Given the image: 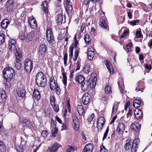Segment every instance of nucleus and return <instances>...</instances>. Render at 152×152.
I'll list each match as a JSON object with an SVG mask.
<instances>
[{"label":"nucleus","instance_id":"2","mask_svg":"<svg viewBox=\"0 0 152 152\" xmlns=\"http://www.w3.org/2000/svg\"><path fill=\"white\" fill-rule=\"evenodd\" d=\"M35 82L38 86L44 87L47 84V80L45 75L42 72H39L36 75Z\"/></svg>","mask_w":152,"mask_h":152},{"label":"nucleus","instance_id":"19","mask_svg":"<svg viewBox=\"0 0 152 152\" xmlns=\"http://www.w3.org/2000/svg\"><path fill=\"white\" fill-rule=\"evenodd\" d=\"M142 112L141 110H139L138 109H136L134 112V114L135 118L139 119L142 116Z\"/></svg>","mask_w":152,"mask_h":152},{"label":"nucleus","instance_id":"43","mask_svg":"<svg viewBox=\"0 0 152 152\" xmlns=\"http://www.w3.org/2000/svg\"><path fill=\"white\" fill-rule=\"evenodd\" d=\"M72 118L73 123L79 122L77 117L75 114H73L72 115Z\"/></svg>","mask_w":152,"mask_h":152},{"label":"nucleus","instance_id":"63","mask_svg":"<svg viewBox=\"0 0 152 152\" xmlns=\"http://www.w3.org/2000/svg\"><path fill=\"white\" fill-rule=\"evenodd\" d=\"M96 80V79L95 76H94V77H93L92 76H91V81L92 82V83L93 85H94V83H95H95H96L95 81Z\"/></svg>","mask_w":152,"mask_h":152},{"label":"nucleus","instance_id":"45","mask_svg":"<svg viewBox=\"0 0 152 152\" xmlns=\"http://www.w3.org/2000/svg\"><path fill=\"white\" fill-rule=\"evenodd\" d=\"M67 53H65L64 56V64L65 66H66L67 65Z\"/></svg>","mask_w":152,"mask_h":152},{"label":"nucleus","instance_id":"24","mask_svg":"<svg viewBox=\"0 0 152 152\" xmlns=\"http://www.w3.org/2000/svg\"><path fill=\"white\" fill-rule=\"evenodd\" d=\"M100 25L103 28L106 29L107 28V26L105 20L103 18H101L100 20Z\"/></svg>","mask_w":152,"mask_h":152},{"label":"nucleus","instance_id":"39","mask_svg":"<svg viewBox=\"0 0 152 152\" xmlns=\"http://www.w3.org/2000/svg\"><path fill=\"white\" fill-rule=\"evenodd\" d=\"M105 123V120L104 118L102 117H101L99 118L97 123L104 125Z\"/></svg>","mask_w":152,"mask_h":152},{"label":"nucleus","instance_id":"53","mask_svg":"<svg viewBox=\"0 0 152 152\" xmlns=\"http://www.w3.org/2000/svg\"><path fill=\"white\" fill-rule=\"evenodd\" d=\"M74 46H70L69 48V52L70 54L69 55L70 57H72L73 56V50Z\"/></svg>","mask_w":152,"mask_h":152},{"label":"nucleus","instance_id":"13","mask_svg":"<svg viewBox=\"0 0 152 152\" xmlns=\"http://www.w3.org/2000/svg\"><path fill=\"white\" fill-rule=\"evenodd\" d=\"M93 148V145L92 144H88L85 146L83 150V152H92Z\"/></svg>","mask_w":152,"mask_h":152},{"label":"nucleus","instance_id":"37","mask_svg":"<svg viewBox=\"0 0 152 152\" xmlns=\"http://www.w3.org/2000/svg\"><path fill=\"white\" fill-rule=\"evenodd\" d=\"M33 24H31V23L29 22V24L30 26L33 29L36 28L37 26V22L36 20H33Z\"/></svg>","mask_w":152,"mask_h":152},{"label":"nucleus","instance_id":"23","mask_svg":"<svg viewBox=\"0 0 152 152\" xmlns=\"http://www.w3.org/2000/svg\"><path fill=\"white\" fill-rule=\"evenodd\" d=\"M75 80L79 83H81L85 80V78L83 76L79 75L76 77Z\"/></svg>","mask_w":152,"mask_h":152},{"label":"nucleus","instance_id":"47","mask_svg":"<svg viewBox=\"0 0 152 152\" xmlns=\"http://www.w3.org/2000/svg\"><path fill=\"white\" fill-rule=\"evenodd\" d=\"M108 97V96L107 94H103L102 96L101 100H102L103 101L106 102L107 100Z\"/></svg>","mask_w":152,"mask_h":152},{"label":"nucleus","instance_id":"48","mask_svg":"<svg viewBox=\"0 0 152 152\" xmlns=\"http://www.w3.org/2000/svg\"><path fill=\"white\" fill-rule=\"evenodd\" d=\"M48 134V132L47 130H43L41 134L42 136L44 137H46Z\"/></svg>","mask_w":152,"mask_h":152},{"label":"nucleus","instance_id":"42","mask_svg":"<svg viewBox=\"0 0 152 152\" xmlns=\"http://www.w3.org/2000/svg\"><path fill=\"white\" fill-rule=\"evenodd\" d=\"M74 125L73 126L74 129L75 131H77L78 130L79 127V122L73 123Z\"/></svg>","mask_w":152,"mask_h":152},{"label":"nucleus","instance_id":"50","mask_svg":"<svg viewBox=\"0 0 152 152\" xmlns=\"http://www.w3.org/2000/svg\"><path fill=\"white\" fill-rule=\"evenodd\" d=\"M53 108V109L56 112H58L59 110V108L57 105L56 104H55L54 105H51Z\"/></svg>","mask_w":152,"mask_h":152},{"label":"nucleus","instance_id":"55","mask_svg":"<svg viewBox=\"0 0 152 152\" xmlns=\"http://www.w3.org/2000/svg\"><path fill=\"white\" fill-rule=\"evenodd\" d=\"M139 22V20H134L133 21H131L130 22V24L133 26H134L136 25V24L138 23Z\"/></svg>","mask_w":152,"mask_h":152},{"label":"nucleus","instance_id":"7","mask_svg":"<svg viewBox=\"0 0 152 152\" xmlns=\"http://www.w3.org/2000/svg\"><path fill=\"white\" fill-rule=\"evenodd\" d=\"M90 95L88 93L84 94L82 98V101L83 104L86 105L89 102Z\"/></svg>","mask_w":152,"mask_h":152},{"label":"nucleus","instance_id":"57","mask_svg":"<svg viewBox=\"0 0 152 152\" xmlns=\"http://www.w3.org/2000/svg\"><path fill=\"white\" fill-rule=\"evenodd\" d=\"M96 32V29L94 27H92L91 30L90 31V34L92 35H95Z\"/></svg>","mask_w":152,"mask_h":152},{"label":"nucleus","instance_id":"17","mask_svg":"<svg viewBox=\"0 0 152 152\" xmlns=\"http://www.w3.org/2000/svg\"><path fill=\"white\" fill-rule=\"evenodd\" d=\"M34 97L35 99L38 100L41 97V95L39 91L35 89L33 92Z\"/></svg>","mask_w":152,"mask_h":152},{"label":"nucleus","instance_id":"36","mask_svg":"<svg viewBox=\"0 0 152 152\" xmlns=\"http://www.w3.org/2000/svg\"><path fill=\"white\" fill-rule=\"evenodd\" d=\"M76 149V148L75 147L69 145L66 149V152H71Z\"/></svg>","mask_w":152,"mask_h":152},{"label":"nucleus","instance_id":"49","mask_svg":"<svg viewBox=\"0 0 152 152\" xmlns=\"http://www.w3.org/2000/svg\"><path fill=\"white\" fill-rule=\"evenodd\" d=\"M109 130V127L108 126L106 130V131H105L103 135V137L102 140H104L106 137L107 134L108 133V131Z\"/></svg>","mask_w":152,"mask_h":152},{"label":"nucleus","instance_id":"26","mask_svg":"<svg viewBox=\"0 0 152 152\" xmlns=\"http://www.w3.org/2000/svg\"><path fill=\"white\" fill-rule=\"evenodd\" d=\"M77 109L79 115H82L84 111L83 106L81 105H78L77 106Z\"/></svg>","mask_w":152,"mask_h":152},{"label":"nucleus","instance_id":"61","mask_svg":"<svg viewBox=\"0 0 152 152\" xmlns=\"http://www.w3.org/2000/svg\"><path fill=\"white\" fill-rule=\"evenodd\" d=\"M85 26L86 25L84 23H82V25L81 27L80 30V32L81 33L83 32V31L85 28Z\"/></svg>","mask_w":152,"mask_h":152},{"label":"nucleus","instance_id":"60","mask_svg":"<svg viewBox=\"0 0 152 152\" xmlns=\"http://www.w3.org/2000/svg\"><path fill=\"white\" fill-rule=\"evenodd\" d=\"M16 150L18 152H23L24 151L23 148L20 146H18L16 148Z\"/></svg>","mask_w":152,"mask_h":152},{"label":"nucleus","instance_id":"15","mask_svg":"<svg viewBox=\"0 0 152 152\" xmlns=\"http://www.w3.org/2000/svg\"><path fill=\"white\" fill-rule=\"evenodd\" d=\"M125 129L124 124L122 123H119L116 129V131H118L119 133H121Z\"/></svg>","mask_w":152,"mask_h":152},{"label":"nucleus","instance_id":"22","mask_svg":"<svg viewBox=\"0 0 152 152\" xmlns=\"http://www.w3.org/2000/svg\"><path fill=\"white\" fill-rule=\"evenodd\" d=\"M26 91L24 89H21L17 91L18 96L20 97H23L25 95Z\"/></svg>","mask_w":152,"mask_h":152},{"label":"nucleus","instance_id":"40","mask_svg":"<svg viewBox=\"0 0 152 152\" xmlns=\"http://www.w3.org/2000/svg\"><path fill=\"white\" fill-rule=\"evenodd\" d=\"M57 20L58 23L61 24L63 20V17L62 15L60 14L58 15L57 16Z\"/></svg>","mask_w":152,"mask_h":152},{"label":"nucleus","instance_id":"21","mask_svg":"<svg viewBox=\"0 0 152 152\" xmlns=\"http://www.w3.org/2000/svg\"><path fill=\"white\" fill-rule=\"evenodd\" d=\"M22 123L24 126L27 127L29 128L31 127L32 125L31 124L30 121L27 119H24L22 121Z\"/></svg>","mask_w":152,"mask_h":152},{"label":"nucleus","instance_id":"34","mask_svg":"<svg viewBox=\"0 0 152 152\" xmlns=\"http://www.w3.org/2000/svg\"><path fill=\"white\" fill-rule=\"evenodd\" d=\"M84 39L86 43L87 44H89L91 42V38L89 35L86 34L84 37Z\"/></svg>","mask_w":152,"mask_h":152},{"label":"nucleus","instance_id":"52","mask_svg":"<svg viewBox=\"0 0 152 152\" xmlns=\"http://www.w3.org/2000/svg\"><path fill=\"white\" fill-rule=\"evenodd\" d=\"M97 127L98 131L99 132H101L102 129V128L103 127L104 125L98 123H97Z\"/></svg>","mask_w":152,"mask_h":152},{"label":"nucleus","instance_id":"41","mask_svg":"<svg viewBox=\"0 0 152 152\" xmlns=\"http://www.w3.org/2000/svg\"><path fill=\"white\" fill-rule=\"evenodd\" d=\"M5 41V36L2 33L0 34V45L2 44Z\"/></svg>","mask_w":152,"mask_h":152},{"label":"nucleus","instance_id":"16","mask_svg":"<svg viewBox=\"0 0 152 152\" xmlns=\"http://www.w3.org/2000/svg\"><path fill=\"white\" fill-rule=\"evenodd\" d=\"M4 90H0V102H4L6 99V95Z\"/></svg>","mask_w":152,"mask_h":152},{"label":"nucleus","instance_id":"20","mask_svg":"<svg viewBox=\"0 0 152 152\" xmlns=\"http://www.w3.org/2000/svg\"><path fill=\"white\" fill-rule=\"evenodd\" d=\"M9 24V20L7 19H5L3 20L1 22V26L3 28H5L7 27Z\"/></svg>","mask_w":152,"mask_h":152},{"label":"nucleus","instance_id":"3","mask_svg":"<svg viewBox=\"0 0 152 152\" xmlns=\"http://www.w3.org/2000/svg\"><path fill=\"white\" fill-rule=\"evenodd\" d=\"M15 54V60L14 62L15 67L17 70L21 71L23 69V67H22L20 61V58L22 56L21 49L19 48L18 50H17Z\"/></svg>","mask_w":152,"mask_h":152},{"label":"nucleus","instance_id":"59","mask_svg":"<svg viewBox=\"0 0 152 152\" xmlns=\"http://www.w3.org/2000/svg\"><path fill=\"white\" fill-rule=\"evenodd\" d=\"M100 152H108L107 150L104 146H102L100 147Z\"/></svg>","mask_w":152,"mask_h":152},{"label":"nucleus","instance_id":"31","mask_svg":"<svg viewBox=\"0 0 152 152\" xmlns=\"http://www.w3.org/2000/svg\"><path fill=\"white\" fill-rule=\"evenodd\" d=\"M58 132V129L56 127H54L53 126L52 128L51 133L52 136L54 137L56 136V134Z\"/></svg>","mask_w":152,"mask_h":152},{"label":"nucleus","instance_id":"29","mask_svg":"<svg viewBox=\"0 0 152 152\" xmlns=\"http://www.w3.org/2000/svg\"><path fill=\"white\" fill-rule=\"evenodd\" d=\"M88 58L91 60L94 56V51H88L87 53Z\"/></svg>","mask_w":152,"mask_h":152},{"label":"nucleus","instance_id":"1","mask_svg":"<svg viewBox=\"0 0 152 152\" xmlns=\"http://www.w3.org/2000/svg\"><path fill=\"white\" fill-rule=\"evenodd\" d=\"M140 142V140L138 138H136L134 140L128 139L126 141L124 147L126 151L136 152Z\"/></svg>","mask_w":152,"mask_h":152},{"label":"nucleus","instance_id":"44","mask_svg":"<svg viewBox=\"0 0 152 152\" xmlns=\"http://www.w3.org/2000/svg\"><path fill=\"white\" fill-rule=\"evenodd\" d=\"M129 31V30L128 28L125 29L123 34L121 35V38H123L125 37L128 34Z\"/></svg>","mask_w":152,"mask_h":152},{"label":"nucleus","instance_id":"33","mask_svg":"<svg viewBox=\"0 0 152 152\" xmlns=\"http://www.w3.org/2000/svg\"><path fill=\"white\" fill-rule=\"evenodd\" d=\"M63 75L62 81L64 86L67 85V77L66 73L63 72L62 73Z\"/></svg>","mask_w":152,"mask_h":152},{"label":"nucleus","instance_id":"32","mask_svg":"<svg viewBox=\"0 0 152 152\" xmlns=\"http://www.w3.org/2000/svg\"><path fill=\"white\" fill-rule=\"evenodd\" d=\"M72 10V6L71 3L68 0H66V10Z\"/></svg>","mask_w":152,"mask_h":152},{"label":"nucleus","instance_id":"51","mask_svg":"<svg viewBox=\"0 0 152 152\" xmlns=\"http://www.w3.org/2000/svg\"><path fill=\"white\" fill-rule=\"evenodd\" d=\"M50 100L51 105H54L55 104V99L54 97L53 96H51Z\"/></svg>","mask_w":152,"mask_h":152},{"label":"nucleus","instance_id":"8","mask_svg":"<svg viewBox=\"0 0 152 152\" xmlns=\"http://www.w3.org/2000/svg\"><path fill=\"white\" fill-rule=\"evenodd\" d=\"M15 44V40L14 39H11L9 43L8 48L9 50L11 51L12 50L15 51V52H16V50H18V49H17L16 48Z\"/></svg>","mask_w":152,"mask_h":152},{"label":"nucleus","instance_id":"14","mask_svg":"<svg viewBox=\"0 0 152 152\" xmlns=\"http://www.w3.org/2000/svg\"><path fill=\"white\" fill-rule=\"evenodd\" d=\"M47 47L44 44H42L39 47V53L42 55H45L47 49Z\"/></svg>","mask_w":152,"mask_h":152},{"label":"nucleus","instance_id":"28","mask_svg":"<svg viewBox=\"0 0 152 152\" xmlns=\"http://www.w3.org/2000/svg\"><path fill=\"white\" fill-rule=\"evenodd\" d=\"M14 4V1L13 0H8L6 3V6L7 7H10L11 8L13 6Z\"/></svg>","mask_w":152,"mask_h":152},{"label":"nucleus","instance_id":"6","mask_svg":"<svg viewBox=\"0 0 152 152\" xmlns=\"http://www.w3.org/2000/svg\"><path fill=\"white\" fill-rule=\"evenodd\" d=\"M24 65L26 72L28 73L30 72L33 67L32 61L27 59L25 61Z\"/></svg>","mask_w":152,"mask_h":152},{"label":"nucleus","instance_id":"25","mask_svg":"<svg viewBox=\"0 0 152 152\" xmlns=\"http://www.w3.org/2000/svg\"><path fill=\"white\" fill-rule=\"evenodd\" d=\"M141 101L140 99L135 100L133 101V106L134 107H138L140 106Z\"/></svg>","mask_w":152,"mask_h":152},{"label":"nucleus","instance_id":"9","mask_svg":"<svg viewBox=\"0 0 152 152\" xmlns=\"http://www.w3.org/2000/svg\"><path fill=\"white\" fill-rule=\"evenodd\" d=\"M90 82L88 80H84L81 84V89L83 91H86L89 88Z\"/></svg>","mask_w":152,"mask_h":152},{"label":"nucleus","instance_id":"46","mask_svg":"<svg viewBox=\"0 0 152 152\" xmlns=\"http://www.w3.org/2000/svg\"><path fill=\"white\" fill-rule=\"evenodd\" d=\"M26 39L27 42H29L31 41L32 39V37L31 35L30 34H28L26 37Z\"/></svg>","mask_w":152,"mask_h":152},{"label":"nucleus","instance_id":"18","mask_svg":"<svg viewBox=\"0 0 152 152\" xmlns=\"http://www.w3.org/2000/svg\"><path fill=\"white\" fill-rule=\"evenodd\" d=\"M105 64L109 70V72L111 74H113V66L110 62L107 60Z\"/></svg>","mask_w":152,"mask_h":152},{"label":"nucleus","instance_id":"30","mask_svg":"<svg viewBox=\"0 0 152 152\" xmlns=\"http://www.w3.org/2000/svg\"><path fill=\"white\" fill-rule=\"evenodd\" d=\"M41 7L43 10H48V5L47 1H45L42 2Z\"/></svg>","mask_w":152,"mask_h":152},{"label":"nucleus","instance_id":"4","mask_svg":"<svg viewBox=\"0 0 152 152\" xmlns=\"http://www.w3.org/2000/svg\"><path fill=\"white\" fill-rule=\"evenodd\" d=\"M2 73L4 78L7 82L10 80L15 74L14 69L9 66L6 67L3 70Z\"/></svg>","mask_w":152,"mask_h":152},{"label":"nucleus","instance_id":"11","mask_svg":"<svg viewBox=\"0 0 152 152\" xmlns=\"http://www.w3.org/2000/svg\"><path fill=\"white\" fill-rule=\"evenodd\" d=\"M140 125L139 123H135L132 124L130 126V128L137 132H138L140 130Z\"/></svg>","mask_w":152,"mask_h":152},{"label":"nucleus","instance_id":"56","mask_svg":"<svg viewBox=\"0 0 152 152\" xmlns=\"http://www.w3.org/2000/svg\"><path fill=\"white\" fill-rule=\"evenodd\" d=\"M84 71L86 73H88L90 71V69L89 65H88L84 68Z\"/></svg>","mask_w":152,"mask_h":152},{"label":"nucleus","instance_id":"38","mask_svg":"<svg viewBox=\"0 0 152 152\" xmlns=\"http://www.w3.org/2000/svg\"><path fill=\"white\" fill-rule=\"evenodd\" d=\"M105 92L106 94H110L111 93V88L110 87L108 86L107 85L104 89Z\"/></svg>","mask_w":152,"mask_h":152},{"label":"nucleus","instance_id":"35","mask_svg":"<svg viewBox=\"0 0 152 152\" xmlns=\"http://www.w3.org/2000/svg\"><path fill=\"white\" fill-rule=\"evenodd\" d=\"M5 146L4 143L0 140V152H3L5 150Z\"/></svg>","mask_w":152,"mask_h":152},{"label":"nucleus","instance_id":"10","mask_svg":"<svg viewBox=\"0 0 152 152\" xmlns=\"http://www.w3.org/2000/svg\"><path fill=\"white\" fill-rule=\"evenodd\" d=\"M53 77H51L50 80V89L52 90L55 89L58 87Z\"/></svg>","mask_w":152,"mask_h":152},{"label":"nucleus","instance_id":"64","mask_svg":"<svg viewBox=\"0 0 152 152\" xmlns=\"http://www.w3.org/2000/svg\"><path fill=\"white\" fill-rule=\"evenodd\" d=\"M56 94H58V95H59L60 94V91H61V89L59 87H58H58H57L56 88Z\"/></svg>","mask_w":152,"mask_h":152},{"label":"nucleus","instance_id":"62","mask_svg":"<svg viewBox=\"0 0 152 152\" xmlns=\"http://www.w3.org/2000/svg\"><path fill=\"white\" fill-rule=\"evenodd\" d=\"M136 36L137 38H139L141 37L142 35L141 34L140 31H137L136 32Z\"/></svg>","mask_w":152,"mask_h":152},{"label":"nucleus","instance_id":"58","mask_svg":"<svg viewBox=\"0 0 152 152\" xmlns=\"http://www.w3.org/2000/svg\"><path fill=\"white\" fill-rule=\"evenodd\" d=\"M78 50V49L77 50H75V58H74V60L75 61H76L77 59V57L79 55V53H78L77 50Z\"/></svg>","mask_w":152,"mask_h":152},{"label":"nucleus","instance_id":"27","mask_svg":"<svg viewBox=\"0 0 152 152\" xmlns=\"http://www.w3.org/2000/svg\"><path fill=\"white\" fill-rule=\"evenodd\" d=\"M74 39L75 40V42L74 44V46H74V48L75 49H76L75 50H77L78 49V50H77L78 53H79V48L77 47V44L78 43V41L76 38V35H75L74 37Z\"/></svg>","mask_w":152,"mask_h":152},{"label":"nucleus","instance_id":"12","mask_svg":"<svg viewBox=\"0 0 152 152\" xmlns=\"http://www.w3.org/2000/svg\"><path fill=\"white\" fill-rule=\"evenodd\" d=\"M60 146V145L56 143L52 146L49 147L48 149L50 152H56Z\"/></svg>","mask_w":152,"mask_h":152},{"label":"nucleus","instance_id":"54","mask_svg":"<svg viewBox=\"0 0 152 152\" xmlns=\"http://www.w3.org/2000/svg\"><path fill=\"white\" fill-rule=\"evenodd\" d=\"M94 118V114H92L90 115H89L87 119L88 122H91Z\"/></svg>","mask_w":152,"mask_h":152},{"label":"nucleus","instance_id":"5","mask_svg":"<svg viewBox=\"0 0 152 152\" xmlns=\"http://www.w3.org/2000/svg\"><path fill=\"white\" fill-rule=\"evenodd\" d=\"M46 34L47 39L49 43H50L53 42L54 39L53 33L51 28L49 27L47 28Z\"/></svg>","mask_w":152,"mask_h":152}]
</instances>
